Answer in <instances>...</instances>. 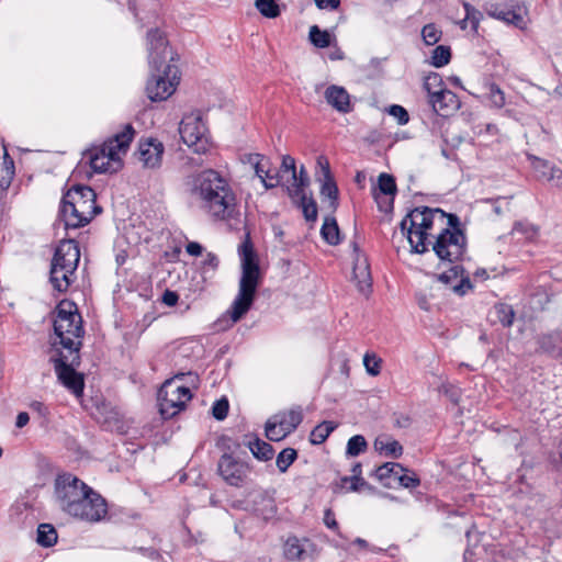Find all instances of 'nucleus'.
Wrapping results in <instances>:
<instances>
[{
  "label": "nucleus",
  "instance_id": "1",
  "mask_svg": "<svg viewBox=\"0 0 562 562\" xmlns=\"http://www.w3.org/2000/svg\"><path fill=\"white\" fill-rule=\"evenodd\" d=\"M400 227L406 235L413 252H426L428 236L438 231L432 250L441 263L456 262L465 255L467 237L456 214L446 213L438 207H415L402 220Z\"/></svg>",
  "mask_w": 562,
  "mask_h": 562
},
{
  "label": "nucleus",
  "instance_id": "2",
  "mask_svg": "<svg viewBox=\"0 0 562 562\" xmlns=\"http://www.w3.org/2000/svg\"><path fill=\"white\" fill-rule=\"evenodd\" d=\"M55 495L59 507L79 520L99 522L108 515L105 499L70 473L56 479Z\"/></svg>",
  "mask_w": 562,
  "mask_h": 562
},
{
  "label": "nucleus",
  "instance_id": "3",
  "mask_svg": "<svg viewBox=\"0 0 562 562\" xmlns=\"http://www.w3.org/2000/svg\"><path fill=\"white\" fill-rule=\"evenodd\" d=\"M192 194L201 210L215 221H228L237 214L234 191L228 181L213 169L203 170L194 178Z\"/></svg>",
  "mask_w": 562,
  "mask_h": 562
},
{
  "label": "nucleus",
  "instance_id": "4",
  "mask_svg": "<svg viewBox=\"0 0 562 562\" xmlns=\"http://www.w3.org/2000/svg\"><path fill=\"white\" fill-rule=\"evenodd\" d=\"M238 255L241 262V278L238 294L232 304V308L226 312V316H244L254 302L259 284L260 268L249 233L246 234L245 239L239 245Z\"/></svg>",
  "mask_w": 562,
  "mask_h": 562
},
{
  "label": "nucleus",
  "instance_id": "5",
  "mask_svg": "<svg viewBox=\"0 0 562 562\" xmlns=\"http://www.w3.org/2000/svg\"><path fill=\"white\" fill-rule=\"evenodd\" d=\"M101 212L97 194L88 186H74L63 196L59 217L65 228H79L91 222Z\"/></svg>",
  "mask_w": 562,
  "mask_h": 562
},
{
  "label": "nucleus",
  "instance_id": "6",
  "mask_svg": "<svg viewBox=\"0 0 562 562\" xmlns=\"http://www.w3.org/2000/svg\"><path fill=\"white\" fill-rule=\"evenodd\" d=\"M79 260L78 244L74 239L61 240L55 250L49 271V281L55 290H68L75 280Z\"/></svg>",
  "mask_w": 562,
  "mask_h": 562
},
{
  "label": "nucleus",
  "instance_id": "7",
  "mask_svg": "<svg viewBox=\"0 0 562 562\" xmlns=\"http://www.w3.org/2000/svg\"><path fill=\"white\" fill-rule=\"evenodd\" d=\"M134 134L132 124H126L121 133L115 134L101 146L89 149L85 156L92 170L98 173L110 171L114 164L120 162V153L128 149Z\"/></svg>",
  "mask_w": 562,
  "mask_h": 562
},
{
  "label": "nucleus",
  "instance_id": "8",
  "mask_svg": "<svg viewBox=\"0 0 562 562\" xmlns=\"http://www.w3.org/2000/svg\"><path fill=\"white\" fill-rule=\"evenodd\" d=\"M54 333L56 339L52 351L56 355V347L64 351V356L71 361L79 359L85 328L82 318H54Z\"/></svg>",
  "mask_w": 562,
  "mask_h": 562
},
{
  "label": "nucleus",
  "instance_id": "9",
  "mask_svg": "<svg viewBox=\"0 0 562 562\" xmlns=\"http://www.w3.org/2000/svg\"><path fill=\"white\" fill-rule=\"evenodd\" d=\"M184 374H178L166 380L160 386L157 401L159 413L164 419H169L184 409L187 403L192 398L190 387L182 383Z\"/></svg>",
  "mask_w": 562,
  "mask_h": 562
},
{
  "label": "nucleus",
  "instance_id": "10",
  "mask_svg": "<svg viewBox=\"0 0 562 562\" xmlns=\"http://www.w3.org/2000/svg\"><path fill=\"white\" fill-rule=\"evenodd\" d=\"M50 360L61 384L74 393L76 397L82 396L85 389L83 375L75 370V367L79 366L80 358L71 361L67 356H64V351L60 348L56 347V355H52Z\"/></svg>",
  "mask_w": 562,
  "mask_h": 562
},
{
  "label": "nucleus",
  "instance_id": "11",
  "mask_svg": "<svg viewBox=\"0 0 562 562\" xmlns=\"http://www.w3.org/2000/svg\"><path fill=\"white\" fill-rule=\"evenodd\" d=\"M157 74H153L151 78L148 79L146 85V92L151 101H164L169 98L178 85V69L175 65H166L162 74L156 70Z\"/></svg>",
  "mask_w": 562,
  "mask_h": 562
},
{
  "label": "nucleus",
  "instance_id": "12",
  "mask_svg": "<svg viewBox=\"0 0 562 562\" xmlns=\"http://www.w3.org/2000/svg\"><path fill=\"white\" fill-rule=\"evenodd\" d=\"M179 133L182 142L188 147H193L195 153L205 151V134L206 127L199 113H191L180 122Z\"/></svg>",
  "mask_w": 562,
  "mask_h": 562
},
{
  "label": "nucleus",
  "instance_id": "13",
  "mask_svg": "<svg viewBox=\"0 0 562 562\" xmlns=\"http://www.w3.org/2000/svg\"><path fill=\"white\" fill-rule=\"evenodd\" d=\"M251 468L247 462L225 452L217 462V473L231 486L240 487L246 482Z\"/></svg>",
  "mask_w": 562,
  "mask_h": 562
},
{
  "label": "nucleus",
  "instance_id": "14",
  "mask_svg": "<svg viewBox=\"0 0 562 562\" xmlns=\"http://www.w3.org/2000/svg\"><path fill=\"white\" fill-rule=\"evenodd\" d=\"M463 257L456 262H440V268L445 265H449L450 268L438 274V280L451 285L459 295H464L474 288L470 277L468 274L464 276V269L459 265Z\"/></svg>",
  "mask_w": 562,
  "mask_h": 562
},
{
  "label": "nucleus",
  "instance_id": "15",
  "mask_svg": "<svg viewBox=\"0 0 562 562\" xmlns=\"http://www.w3.org/2000/svg\"><path fill=\"white\" fill-rule=\"evenodd\" d=\"M317 555L316 544L308 538L289 537L283 544V557L288 561L303 562Z\"/></svg>",
  "mask_w": 562,
  "mask_h": 562
},
{
  "label": "nucleus",
  "instance_id": "16",
  "mask_svg": "<svg viewBox=\"0 0 562 562\" xmlns=\"http://www.w3.org/2000/svg\"><path fill=\"white\" fill-rule=\"evenodd\" d=\"M167 40L158 29L147 32V49L149 65L154 70H159L167 58Z\"/></svg>",
  "mask_w": 562,
  "mask_h": 562
},
{
  "label": "nucleus",
  "instance_id": "17",
  "mask_svg": "<svg viewBox=\"0 0 562 562\" xmlns=\"http://www.w3.org/2000/svg\"><path fill=\"white\" fill-rule=\"evenodd\" d=\"M164 150V144L156 138L150 137L140 140L138 146L139 160L146 168H158L162 161Z\"/></svg>",
  "mask_w": 562,
  "mask_h": 562
},
{
  "label": "nucleus",
  "instance_id": "18",
  "mask_svg": "<svg viewBox=\"0 0 562 562\" xmlns=\"http://www.w3.org/2000/svg\"><path fill=\"white\" fill-rule=\"evenodd\" d=\"M429 103L434 111L441 116L452 114L460 106V101L457 94L445 88H439L435 91L429 98Z\"/></svg>",
  "mask_w": 562,
  "mask_h": 562
},
{
  "label": "nucleus",
  "instance_id": "19",
  "mask_svg": "<svg viewBox=\"0 0 562 562\" xmlns=\"http://www.w3.org/2000/svg\"><path fill=\"white\" fill-rule=\"evenodd\" d=\"M529 159L538 180L547 181L555 188H562V169L536 156H530Z\"/></svg>",
  "mask_w": 562,
  "mask_h": 562
},
{
  "label": "nucleus",
  "instance_id": "20",
  "mask_svg": "<svg viewBox=\"0 0 562 562\" xmlns=\"http://www.w3.org/2000/svg\"><path fill=\"white\" fill-rule=\"evenodd\" d=\"M325 99L329 105L340 113L351 111L350 97L342 87L331 85L325 91Z\"/></svg>",
  "mask_w": 562,
  "mask_h": 562
},
{
  "label": "nucleus",
  "instance_id": "21",
  "mask_svg": "<svg viewBox=\"0 0 562 562\" xmlns=\"http://www.w3.org/2000/svg\"><path fill=\"white\" fill-rule=\"evenodd\" d=\"M274 417L283 429L292 434L303 420V409L299 405L293 406L288 411L276 414Z\"/></svg>",
  "mask_w": 562,
  "mask_h": 562
},
{
  "label": "nucleus",
  "instance_id": "22",
  "mask_svg": "<svg viewBox=\"0 0 562 562\" xmlns=\"http://www.w3.org/2000/svg\"><path fill=\"white\" fill-rule=\"evenodd\" d=\"M289 194L300 202L304 217L306 221H316L317 218V205L312 196H307L305 192H301L297 189H289Z\"/></svg>",
  "mask_w": 562,
  "mask_h": 562
},
{
  "label": "nucleus",
  "instance_id": "23",
  "mask_svg": "<svg viewBox=\"0 0 562 562\" xmlns=\"http://www.w3.org/2000/svg\"><path fill=\"white\" fill-rule=\"evenodd\" d=\"M244 443L249 448L252 456L260 461L271 460L274 454L272 446L259 438L249 439Z\"/></svg>",
  "mask_w": 562,
  "mask_h": 562
},
{
  "label": "nucleus",
  "instance_id": "24",
  "mask_svg": "<svg viewBox=\"0 0 562 562\" xmlns=\"http://www.w3.org/2000/svg\"><path fill=\"white\" fill-rule=\"evenodd\" d=\"M492 16L497 20L504 21L508 24H513L517 27L522 29L525 26V19L520 12L510 10L507 8H495L490 12Z\"/></svg>",
  "mask_w": 562,
  "mask_h": 562
},
{
  "label": "nucleus",
  "instance_id": "25",
  "mask_svg": "<svg viewBox=\"0 0 562 562\" xmlns=\"http://www.w3.org/2000/svg\"><path fill=\"white\" fill-rule=\"evenodd\" d=\"M353 278L357 281V286L361 293L366 294L371 289V276L369 266L366 262L355 265Z\"/></svg>",
  "mask_w": 562,
  "mask_h": 562
},
{
  "label": "nucleus",
  "instance_id": "26",
  "mask_svg": "<svg viewBox=\"0 0 562 562\" xmlns=\"http://www.w3.org/2000/svg\"><path fill=\"white\" fill-rule=\"evenodd\" d=\"M243 161L252 166L255 173L259 179H261V177L267 173L271 167L270 159L261 154H247Z\"/></svg>",
  "mask_w": 562,
  "mask_h": 562
},
{
  "label": "nucleus",
  "instance_id": "27",
  "mask_svg": "<svg viewBox=\"0 0 562 562\" xmlns=\"http://www.w3.org/2000/svg\"><path fill=\"white\" fill-rule=\"evenodd\" d=\"M322 237L329 245H338L340 241L339 227L334 217H326L321 228Z\"/></svg>",
  "mask_w": 562,
  "mask_h": 562
},
{
  "label": "nucleus",
  "instance_id": "28",
  "mask_svg": "<svg viewBox=\"0 0 562 562\" xmlns=\"http://www.w3.org/2000/svg\"><path fill=\"white\" fill-rule=\"evenodd\" d=\"M57 531L50 524H41L37 528V543L48 548L57 542Z\"/></svg>",
  "mask_w": 562,
  "mask_h": 562
},
{
  "label": "nucleus",
  "instance_id": "29",
  "mask_svg": "<svg viewBox=\"0 0 562 562\" xmlns=\"http://www.w3.org/2000/svg\"><path fill=\"white\" fill-rule=\"evenodd\" d=\"M374 447L386 457L398 458L403 453L402 445L394 439L383 440L378 438L374 442Z\"/></svg>",
  "mask_w": 562,
  "mask_h": 562
},
{
  "label": "nucleus",
  "instance_id": "30",
  "mask_svg": "<svg viewBox=\"0 0 562 562\" xmlns=\"http://www.w3.org/2000/svg\"><path fill=\"white\" fill-rule=\"evenodd\" d=\"M335 428H336V424L333 422H323V423L318 424L311 431L310 441L313 445L323 443L328 438V436L335 430Z\"/></svg>",
  "mask_w": 562,
  "mask_h": 562
},
{
  "label": "nucleus",
  "instance_id": "31",
  "mask_svg": "<svg viewBox=\"0 0 562 562\" xmlns=\"http://www.w3.org/2000/svg\"><path fill=\"white\" fill-rule=\"evenodd\" d=\"M405 471L406 469L403 468L400 463L386 462L376 469L375 475L380 482H384L390 477L397 480L398 475Z\"/></svg>",
  "mask_w": 562,
  "mask_h": 562
},
{
  "label": "nucleus",
  "instance_id": "32",
  "mask_svg": "<svg viewBox=\"0 0 562 562\" xmlns=\"http://www.w3.org/2000/svg\"><path fill=\"white\" fill-rule=\"evenodd\" d=\"M255 7L262 16L268 19H276L281 13L276 0H256Z\"/></svg>",
  "mask_w": 562,
  "mask_h": 562
},
{
  "label": "nucleus",
  "instance_id": "33",
  "mask_svg": "<svg viewBox=\"0 0 562 562\" xmlns=\"http://www.w3.org/2000/svg\"><path fill=\"white\" fill-rule=\"evenodd\" d=\"M266 436L271 441H280L284 439L288 435H290L283 427L279 424V420H276V417L272 416L266 423Z\"/></svg>",
  "mask_w": 562,
  "mask_h": 562
},
{
  "label": "nucleus",
  "instance_id": "34",
  "mask_svg": "<svg viewBox=\"0 0 562 562\" xmlns=\"http://www.w3.org/2000/svg\"><path fill=\"white\" fill-rule=\"evenodd\" d=\"M367 448L368 443L366 438L362 435H356L348 440L346 454L349 457H357L360 453H363Z\"/></svg>",
  "mask_w": 562,
  "mask_h": 562
},
{
  "label": "nucleus",
  "instance_id": "35",
  "mask_svg": "<svg viewBox=\"0 0 562 562\" xmlns=\"http://www.w3.org/2000/svg\"><path fill=\"white\" fill-rule=\"evenodd\" d=\"M451 58V50L449 46L439 45L432 50L431 65L436 68L446 66Z\"/></svg>",
  "mask_w": 562,
  "mask_h": 562
},
{
  "label": "nucleus",
  "instance_id": "36",
  "mask_svg": "<svg viewBox=\"0 0 562 562\" xmlns=\"http://www.w3.org/2000/svg\"><path fill=\"white\" fill-rule=\"evenodd\" d=\"M310 40L312 44L318 48L328 47L330 44V35L327 31H322L317 25L310 29Z\"/></svg>",
  "mask_w": 562,
  "mask_h": 562
},
{
  "label": "nucleus",
  "instance_id": "37",
  "mask_svg": "<svg viewBox=\"0 0 562 562\" xmlns=\"http://www.w3.org/2000/svg\"><path fill=\"white\" fill-rule=\"evenodd\" d=\"M297 457L296 451L293 448L283 449L277 457V467L280 472H285L289 467L295 461Z\"/></svg>",
  "mask_w": 562,
  "mask_h": 562
},
{
  "label": "nucleus",
  "instance_id": "38",
  "mask_svg": "<svg viewBox=\"0 0 562 562\" xmlns=\"http://www.w3.org/2000/svg\"><path fill=\"white\" fill-rule=\"evenodd\" d=\"M442 32L434 23L426 24L422 30V37L426 45L437 44L441 38Z\"/></svg>",
  "mask_w": 562,
  "mask_h": 562
},
{
  "label": "nucleus",
  "instance_id": "39",
  "mask_svg": "<svg viewBox=\"0 0 562 562\" xmlns=\"http://www.w3.org/2000/svg\"><path fill=\"white\" fill-rule=\"evenodd\" d=\"M378 187L380 192L385 195H394L396 193L395 179L389 173H381L379 176Z\"/></svg>",
  "mask_w": 562,
  "mask_h": 562
},
{
  "label": "nucleus",
  "instance_id": "40",
  "mask_svg": "<svg viewBox=\"0 0 562 562\" xmlns=\"http://www.w3.org/2000/svg\"><path fill=\"white\" fill-rule=\"evenodd\" d=\"M56 316H80V312L74 301L65 299L56 306Z\"/></svg>",
  "mask_w": 562,
  "mask_h": 562
},
{
  "label": "nucleus",
  "instance_id": "41",
  "mask_svg": "<svg viewBox=\"0 0 562 562\" xmlns=\"http://www.w3.org/2000/svg\"><path fill=\"white\" fill-rule=\"evenodd\" d=\"M3 171L5 173V177H3L0 180V187L2 189H7L10 186L11 180H12L13 175H14L13 160L9 156L7 149H4V156H3Z\"/></svg>",
  "mask_w": 562,
  "mask_h": 562
},
{
  "label": "nucleus",
  "instance_id": "42",
  "mask_svg": "<svg viewBox=\"0 0 562 562\" xmlns=\"http://www.w3.org/2000/svg\"><path fill=\"white\" fill-rule=\"evenodd\" d=\"M321 194L325 198H328L330 200V204L333 206H336L337 199H338V188H337L334 179L324 180L322 188H321Z\"/></svg>",
  "mask_w": 562,
  "mask_h": 562
},
{
  "label": "nucleus",
  "instance_id": "43",
  "mask_svg": "<svg viewBox=\"0 0 562 562\" xmlns=\"http://www.w3.org/2000/svg\"><path fill=\"white\" fill-rule=\"evenodd\" d=\"M363 364L366 367L367 372L376 376L381 372V359L373 353H366L363 357Z\"/></svg>",
  "mask_w": 562,
  "mask_h": 562
},
{
  "label": "nucleus",
  "instance_id": "44",
  "mask_svg": "<svg viewBox=\"0 0 562 562\" xmlns=\"http://www.w3.org/2000/svg\"><path fill=\"white\" fill-rule=\"evenodd\" d=\"M229 409V403L226 397H222L212 406V415L217 420H223L226 418Z\"/></svg>",
  "mask_w": 562,
  "mask_h": 562
},
{
  "label": "nucleus",
  "instance_id": "45",
  "mask_svg": "<svg viewBox=\"0 0 562 562\" xmlns=\"http://www.w3.org/2000/svg\"><path fill=\"white\" fill-rule=\"evenodd\" d=\"M291 180H292V182L288 187V190L289 189H297L301 192H305L304 188L308 184L310 179H308V176H307V172H306L304 166H301L300 173H297L295 171V179H291Z\"/></svg>",
  "mask_w": 562,
  "mask_h": 562
},
{
  "label": "nucleus",
  "instance_id": "46",
  "mask_svg": "<svg viewBox=\"0 0 562 562\" xmlns=\"http://www.w3.org/2000/svg\"><path fill=\"white\" fill-rule=\"evenodd\" d=\"M387 112L397 121L400 125H405L409 121V114L402 105L393 104L389 108Z\"/></svg>",
  "mask_w": 562,
  "mask_h": 562
},
{
  "label": "nucleus",
  "instance_id": "47",
  "mask_svg": "<svg viewBox=\"0 0 562 562\" xmlns=\"http://www.w3.org/2000/svg\"><path fill=\"white\" fill-rule=\"evenodd\" d=\"M407 472L408 471L406 470L405 472H402L398 475L397 481H398L400 485H402L403 487H406V488L417 487L420 484V480L418 479V476L415 473H407Z\"/></svg>",
  "mask_w": 562,
  "mask_h": 562
},
{
  "label": "nucleus",
  "instance_id": "48",
  "mask_svg": "<svg viewBox=\"0 0 562 562\" xmlns=\"http://www.w3.org/2000/svg\"><path fill=\"white\" fill-rule=\"evenodd\" d=\"M281 178L282 176L279 171L272 172L270 168L268 172L261 177L260 181L262 182L263 187L269 190L278 187L281 182Z\"/></svg>",
  "mask_w": 562,
  "mask_h": 562
},
{
  "label": "nucleus",
  "instance_id": "49",
  "mask_svg": "<svg viewBox=\"0 0 562 562\" xmlns=\"http://www.w3.org/2000/svg\"><path fill=\"white\" fill-rule=\"evenodd\" d=\"M490 100L495 108H503L505 105V94L498 86L492 85L490 87Z\"/></svg>",
  "mask_w": 562,
  "mask_h": 562
},
{
  "label": "nucleus",
  "instance_id": "50",
  "mask_svg": "<svg viewBox=\"0 0 562 562\" xmlns=\"http://www.w3.org/2000/svg\"><path fill=\"white\" fill-rule=\"evenodd\" d=\"M441 86V78L438 74H430L424 80V88L428 93V98L436 91L435 88Z\"/></svg>",
  "mask_w": 562,
  "mask_h": 562
},
{
  "label": "nucleus",
  "instance_id": "51",
  "mask_svg": "<svg viewBox=\"0 0 562 562\" xmlns=\"http://www.w3.org/2000/svg\"><path fill=\"white\" fill-rule=\"evenodd\" d=\"M295 159L289 155L283 156L282 164L280 167V175L284 172L291 173V179H295Z\"/></svg>",
  "mask_w": 562,
  "mask_h": 562
},
{
  "label": "nucleus",
  "instance_id": "52",
  "mask_svg": "<svg viewBox=\"0 0 562 562\" xmlns=\"http://www.w3.org/2000/svg\"><path fill=\"white\" fill-rule=\"evenodd\" d=\"M464 9H465V21H471L472 23V27L474 30L477 29V25H479V16L481 15V13L475 10L473 7H471L469 3H464Z\"/></svg>",
  "mask_w": 562,
  "mask_h": 562
},
{
  "label": "nucleus",
  "instance_id": "53",
  "mask_svg": "<svg viewBox=\"0 0 562 562\" xmlns=\"http://www.w3.org/2000/svg\"><path fill=\"white\" fill-rule=\"evenodd\" d=\"M324 524L327 528L338 531V522L335 518V514L330 508H327L324 513Z\"/></svg>",
  "mask_w": 562,
  "mask_h": 562
},
{
  "label": "nucleus",
  "instance_id": "54",
  "mask_svg": "<svg viewBox=\"0 0 562 562\" xmlns=\"http://www.w3.org/2000/svg\"><path fill=\"white\" fill-rule=\"evenodd\" d=\"M239 318L237 317H234V318H220L216 323H214V330H225L227 328H231L232 326H234V324L238 321Z\"/></svg>",
  "mask_w": 562,
  "mask_h": 562
},
{
  "label": "nucleus",
  "instance_id": "55",
  "mask_svg": "<svg viewBox=\"0 0 562 562\" xmlns=\"http://www.w3.org/2000/svg\"><path fill=\"white\" fill-rule=\"evenodd\" d=\"M317 8L322 10H336L340 4V0H314Z\"/></svg>",
  "mask_w": 562,
  "mask_h": 562
},
{
  "label": "nucleus",
  "instance_id": "56",
  "mask_svg": "<svg viewBox=\"0 0 562 562\" xmlns=\"http://www.w3.org/2000/svg\"><path fill=\"white\" fill-rule=\"evenodd\" d=\"M317 165L319 166V168L323 172L324 180L333 179L331 173H330L329 162L324 156L318 157Z\"/></svg>",
  "mask_w": 562,
  "mask_h": 562
},
{
  "label": "nucleus",
  "instance_id": "57",
  "mask_svg": "<svg viewBox=\"0 0 562 562\" xmlns=\"http://www.w3.org/2000/svg\"><path fill=\"white\" fill-rule=\"evenodd\" d=\"M179 300V295L170 290H166L162 294V303H165L168 306H173L177 304Z\"/></svg>",
  "mask_w": 562,
  "mask_h": 562
},
{
  "label": "nucleus",
  "instance_id": "58",
  "mask_svg": "<svg viewBox=\"0 0 562 562\" xmlns=\"http://www.w3.org/2000/svg\"><path fill=\"white\" fill-rule=\"evenodd\" d=\"M495 313L498 316H515L513 307L504 303L495 305Z\"/></svg>",
  "mask_w": 562,
  "mask_h": 562
},
{
  "label": "nucleus",
  "instance_id": "59",
  "mask_svg": "<svg viewBox=\"0 0 562 562\" xmlns=\"http://www.w3.org/2000/svg\"><path fill=\"white\" fill-rule=\"evenodd\" d=\"M186 250L191 256H200L203 251V247L196 241H190L186 246Z\"/></svg>",
  "mask_w": 562,
  "mask_h": 562
},
{
  "label": "nucleus",
  "instance_id": "60",
  "mask_svg": "<svg viewBox=\"0 0 562 562\" xmlns=\"http://www.w3.org/2000/svg\"><path fill=\"white\" fill-rule=\"evenodd\" d=\"M30 408L36 413H38L41 416H46L48 413L47 407L44 405V403L40 401H33L30 404Z\"/></svg>",
  "mask_w": 562,
  "mask_h": 562
},
{
  "label": "nucleus",
  "instance_id": "61",
  "mask_svg": "<svg viewBox=\"0 0 562 562\" xmlns=\"http://www.w3.org/2000/svg\"><path fill=\"white\" fill-rule=\"evenodd\" d=\"M205 267H210L212 270H215L218 266V258L216 255L209 252L203 261Z\"/></svg>",
  "mask_w": 562,
  "mask_h": 562
},
{
  "label": "nucleus",
  "instance_id": "62",
  "mask_svg": "<svg viewBox=\"0 0 562 562\" xmlns=\"http://www.w3.org/2000/svg\"><path fill=\"white\" fill-rule=\"evenodd\" d=\"M344 481H351V486H350L351 491H358L360 486L366 484L364 480L357 474L352 475V477H350V479L345 477Z\"/></svg>",
  "mask_w": 562,
  "mask_h": 562
},
{
  "label": "nucleus",
  "instance_id": "63",
  "mask_svg": "<svg viewBox=\"0 0 562 562\" xmlns=\"http://www.w3.org/2000/svg\"><path fill=\"white\" fill-rule=\"evenodd\" d=\"M29 420H30V416H29V414H27V413H25V412H21V413H19V414H18V416H16L15 426H16L18 428H23L24 426H26V425H27Z\"/></svg>",
  "mask_w": 562,
  "mask_h": 562
},
{
  "label": "nucleus",
  "instance_id": "64",
  "mask_svg": "<svg viewBox=\"0 0 562 562\" xmlns=\"http://www.w3.org/2000/svg\"><path fill=\"white\" fill-rule=\"evenodd\" d=\"M488 278V274L485 269H477L474 273V279L485 280Z\"/></svg>",
  "mask_w": 562,
  "mask_h": 562
}]
</instances>
